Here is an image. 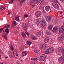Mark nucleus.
Returning <instances> with one entry per match:
<instances>
[{
  "label": "nucleus",
  "mask_w": 64,
  "mask_h": 64,
  "mask_svg": "<svg viewBox=\"0 0 64 64\" xmlns=\"http://www.w3.org/2000/svg\"><path fill=\"white\" fill-rule=\"evenodd\" d=\"M63 62L64 63V60H63Z\"/></svg>",
  "instance_id": "56"
},
{
  "label": "nucleus",
  "mask_w": 64,
  "mask_h": 64,
  "mask_svg": "<svg viewBox=\"0 0 64 64\" xmlns=\"http://www.w3.org/2000/svg\"><path fill=\"white\" fill-rule=\"evenodd\" d=\"M44 2V0H42L38 3V6H40L41 5L43 4V3Z\"/></svg>",
  "instance_id": "11"
},
{
  "label": "nucleus",
  "mask_w": 64,
  "mask_h": 64,
  "mask_svg": "<svg viewBox=\"0 0 64 64\" xmlns=\"http://www.w3.org/2000/svg\"><path fill=\"white\" fill-rule=\"evenodd\" d=\"M22 27H23L24 30H27L28 27L26 24L25 23L23 24H22Z\"/></svg>",
  "instance_id": "3"
},
{
  "label": "nucleus",
  "mask_w": 64,
  "mask_h": 64,
  "mask_svg": "<svg viewBox=\"0 0 64 64\" xmlns=\"http://www.w3.org/2000/svg\"><path fill=\"white\" fill-rule=\"evenodd\" d=\"M0 64H4L3 63H1Z\"/></svg>",
  "instance_id": "55"
},
{
  "label": "nucleus",
  "mask_w": 64,
  "mask_h": 64,
  "mask_svg": "<svg viewBox=\"0 0 64 64\" xmlns=\"http://www.w3.org/2000/svg\"><path fill=\"white\" fill-rule=\"evenodd\" d=\"M30 5L31 6V4H32V3L30 2Z\"/></svg>",
  "instance_id": "50"
},
{
  "label": "nucleus",
  "mask_w": 64,
  "mask_h": 64,
  "mask_svg": "<svg viewBox=\"0 0 64 64\" xmlns=\"http://www.w3.org/2000/svg\"><path fill=\"white\" fill-rule=\"evenodd\" d=\"M46 18L47 21L48 22L50 21V20H51V18L49 16H46Z\"/></svg>",
  "instance_id": "10"
},
{
  "label": "nucleus",
  "mask_w": 64,
  "mask_h": 64,
  "mask_svg": "<svg viewBox=\"0 0 64 64\" xmlns=\"http://www.w3.org/2000/svg\"><path fill=\"white\" fill-rule=\"evenodd\" d=\"M26 34H27L28 35V36H29L30 35V34H29V33H28V32H26Z\"/></svg>",
  "instance_id": "40"
},
{
  "label": "nucleus",
  "mask_w": 64,
  "mask_h": 64,
  "mask_svg": "<svg viewBox=\"0 0 64 64\" xmlns=\"http://www.w3.org/2000/svg\"><path fill=\"white\" fill-rule=\"evenodd\" d=\"M44 53L46 54H49L50 53H51L50 52V51H49V50H48L46 51H45L44 52Z\"/></svg>",
  "instance_id": "16"
},
{
  "label": "nucleus",
  "mask_w": 64,
  "mask_h": 64,
  "mask_svg": "<svg viewBox=\"0 0 64 64\" xmlns=\"http://www.w3.org/2000/svg\"><path fill=\"white\" fill-rule=\"evenodd\" d=\"M40 64H44L43 63H41Z\"/></svg>",
  "instance_id": "54"
},
{
  "label": "nucleus",
  "mask_w": 64,
  "mask_h": 64,
  "mask_svg": "<svg viewBox=\"0 0 64 64\" xmlns=\"http://www.w3.org/2000/svg\"><path fill=\"white\" fill-rule=\"evenodd\" d=\"M58 50L59 51H62V52H63L62 53H64L63 52V50H62V49L60 48H59V49H58Z\"/></svg>",
  "instance_id": "38"
},
{
  "label": "nucleus",
  "mask_w": 64,
  "mask_h": 64,
  "mask_svg": "<svg viewBox=\"0 0 64 64\" xmlns=\"http://www.w3.org/2000/svg\"><path fill=\"white\" fill-rule=\"evenodd\" d=\"M31 60H32L33 61V60H34V61H37V60H38V59H37V58H32Z\"/></svg>",
  "instance_id": "33"
},
{
  "label": "nucleus",
  "mask_w": 64,
  "mask_h": 64,
  "mask_svg": "<svg viewBox=\"0 0 64 64\" xmlns=\"http://www.w3.org/2000/svg\"><path fill=\"white\" fill-rule=\"evenodd\" d=\"M45 9L46 11L48 12L49 11V10H50V6H47L45 7Z\"/></svg>",
  "instance_id": "12"
},
{
  "label": "nucleus",
  "mask_w": 64,
  "mask_h": 64,
  "mask_svg": "<svg viewBox=\"0 0 64 64\" xmlns=\"http://www.w3.org/2000/svg\"><path fill=\"white\" fill-rule=\"evenodd\" d=\"M46 58L45 55L43 54L40 57V60L42 61H44L46 60Z\"/></svg>",
  "instance_id": "1"
},
{
  "label": "nucleus",
  "mask_w": 64,
  "mask_h": 64,
  "mask_svg": "<svg viewBox=\"0 0 64 64\" xmlns=\"http://www.w3.org/2000/svg\"><path fill=\"white\" fill-rule=\"evenodd\" d=\"M27 43L28 45H29V46H30V45L32 44V42H30V41H28L27 42Z\"/></svg>",
  "instance_id": "27"
},
{
  "label": "nucleus",
  "mask_w": 64,
  "mask_h": 64,
  "mask_svg": "<svg viewBox=\"0 0 64 64\" xmlns=\"http://www.w3.org/2000/svg\"><path fill=\"white\" fill-rule=\"evenodd\" d=\"M53 25H50L48 27V29H49V30H51L53 28Z\"/></svg>",
  "instance_id": "19"
},
{
  "label": "nucleus",
  "mask_w": 64,
  "mask_h": 64,
  "mask_svg": "<svg viewBox=\"0 0 64 64\" xmlns=\"http://www.w3.org/2000/svg\"><path fill=\"white\" fill-rule=\"evenodd\" d=\"M40 51V50H38V49H36L34 50V52L36 53H38Z\"/></svg>",
  "instance_id": "31"
},
{
  "label": "nucleus",
  "mask_w": 64,
  "mask_h": 64,
  "mask_svg": "<svg viewBox=\"0 0 64 64\" xmlns=\"http://www.w3.org/2000/svg\"><path fill=\"white\" fill-rule=\"evenodd\" d=\"M40 22H41V20H40V19L38 18L36 20V24H37L38 25H39L40 24Z\"/></svg>",
  "instance_id": "9"
},
{
  "label": "nucleus",
  "mask_w": 64,
  "mask_h": 64,
  "mask_svg": "<svg viewBox=\"0 0 64 64\" xmlns=\"http://www.w3.org/2000/svg\"><path fill=\"white\" fill-rule=\"evenodd\" d=\"M13 54H14V52H13Z\"/></svg>",
  "instance_id": "57"
},
{
  "label": "nucleus",
  "mask_w": 64,
  "mask_h": 64,
  "mask_svg": "<svg viewBox=\"0 0 64 64\" xmlns=\"http://www.w3.org/2000/svg\"><path fill=\"white\" fill-rule=\"evenodd\" d=\"M45 43H48L49 41V38L48 37H46L45 38Z\"/></svg>",
  "instance_id": "15"
},
{
  "label": "nucleus",
  "mask_w": 64,
  "mask_h": 64,
  "mask_svg": "<svg viewBox=\"0 0 64 64\" xmlns=\"http://www.w3.org/2000/svg\"><path fill=\"white\" fill-rule=\"evenodd\" d=\"M11 57H12V58H15V56H14L13 55H12L11 56Z\"/></svg>",
  "instance_id": "44"
},
{
  "label": "nucleus",
  "mask_w": 64,
  "mask_h": 64,
  "mask_svg": "<svg viewBox=\"0 0 64 64\" xmlns=\"http://www.w3.org/2000/svg\"><path fill=\"white\" fill-rule=\"evenodd\" d=\"M41 34H42V32L41 31H40L36 34V35L37 36H39V35H41Z\"/></svg>",
  "instance_id": "29"
},
{
  "label": "nucleus",
  "mask_w": 64,
  "mask_h": 64,
  "mask_svg": "<svg viewBox=\"0 0 64 64\" xmlns=\"http://www.w3.org/2000/svg\"><path fill=\"white\" fill-rule=\"evenodd\" d=\"M41 24L42 25V26H44L46 25V20H45L44 19H43L42 21V22Z\"/></svg>",
  "instance_id": "5"
},
{
  "label": "nucleus",
  "mask_w": 64,
  "mask_h": 64,
  "mask_svg": "<svg viewBox=\"0 0 64 64\" xmlns=\"http://www.w3.org/2000/svg\"><path fill=\"white\" fill-rule=\"evenodd\" d=\"M3 34H5L3 33Z\"/></svg>",
  "instance_id": "58"
},
{
  "label": "nucleus",
  "mask_w": 64,
  "mask_h": 64,
  "mask_svg": "<svg viewBox=\"0 0 64 64\" xmlns=\"http://www.w3.org/2000/svg\"><path fill=\"white\" fill-rule=\"evenodd\" d=\"M46 34L48 35H51V32L49 31H46Z\"/></svg>",
  "instance_id": "30"
},
{
  "label": "nucleus",
  "mask_w": 64,
  "mask_h": 64,
  "mask_svg": "<svg viewBox=\"0 0 64 64\" xmlns=\"http://www.w3.org/2000/svg\"><path fill=\"white\" fill-rule=\"evenodd\" d=\"M19 18L20 19H22V17L18 16L15 19L16 21H19Z\"/></svg>",
  "instance_id": "13"
},
{
  "label": "nucleus",
  "mask_w": 64,
  "mask_h": 64,
  "mask_svg": "<svg viewBox=\"0 0 64 64\" xmlns=\"http://www.w3.org/2000/svg\"><path fill=\"white\" fill-rule=\"evenodd\" d=\"M28 54V52L26 51H23L22 53V54L23 56H26Z\"/></svg>",
  "instance_id": "8"
},
{
  "label": "nucleus",
  "mask_w": 64,
  "mask_h": 64,
  "mask_svg": "<svg viewBox=\"0 0 64 64\" xmlns=\"http://www.w3.org/2000/svg\"><path fill=\"white\" fill-rule=\"evenodd\" d=\"M0 1H1V0H0Z\"/></svg>",
  "instance_id": "61"
},
{
  "label": "nucleus",
  "mask_w": 64,
  "mask_h": 64,
  "mask_svg": "<svg viewBox=\"0 0 64 64\" xmlns=\"http://www.w3.org/2000/svg\"><path fill=\"white\" fill-rule=\"evenodd\" d=\"M36 15L37 17H39L41 15V12L40 11L37 12L36 13Z\"/></svg>",
  "instance_id": "4"
},
{
  "label": "nucleus",
  "mask_w": 64,
  "mask_h": 64,
  "mask_svg": "<svg viewBox=\"0 0 64 64\" xmlns=\"http://www.w3.org/2000/svg\"><path fill=\"white\" fill-rule=\"evenodd\" d=\"M5 32L7 33V35H8V34H9L10 32L8 28H7Z\"/></svg>",
  "instance_id": "24"
},
{
  "label": "nucleus",
  "mask_w": 64,
  "mask_h": 64,
  "mask_svg": "<svg viewBox=\"0 0 64 64\" xmlns=\"http://www.w3.org/2000/svg\"><path fill=\"white\" fill-rule=\"evenodd\" d=\"M0 53H1V54H2L3 53V52H2V51H0Z\"/></svg>",
  "instance_id": "46"
},
{
  "label": "nucleus",
  "mask_w": 64,
  "mask_h": 64,
  "mask_svg": "<svg viewBox=\"0 0 64 64\" xmlns=\"http://www.w3.org/2000/svg\"><path fill=\"white\" fill-rule=\"evenodd\" d=\"M24 16L25 17H28V15H27V14H25L24 15Z\"/></svg>",
  "instance_id": "41"
},
{
  "label": "nucleus",
  "mask_w": 64,
  "mask_h": 64,
  "mask_svg": "<svg viewBox=\"0 0 64 64\" xmlns=\"http://www.w3.org/2000/svg\"><path fill=\"white\" fill-rule=\"evenodd\" d=\"M64 57L62 56L60 58L58 59V60L60 61V62L62 61H63V60H64Z\"/></svg>",
  "instance_id": "17"
},
{
  "label": "nucleus",
  "mask_w": 64,
  "mask_h": 64,
  "mask_svg": "<svg viewBox=\"0 0 64 64\" xmlns=\"http://www.w3.org/2000/svg\"><path fill=\"white\" fill-rule=\"evenodd\" d=\"M2 37L5 38L6 40H7V35H4L2 36Z\"/></svg>",
  "instance_id": "23"
},
{
  "label": "nucleus",
  "mask_w": 64,
  "mask_h": 64,
  "mask_svg": "<svg viewBox=\"0 0 64 64\" xmlns=\"http://www.w3.org/2000/svg\"><path fill=\"white\" fill-rule=\"evenodd\" d=\"M58 28L56 26H55L54 28H53V30H52V31L54 33H56V32L58 31Z\"/></svg>",
  "instance_id": "7"
},
{
  "label": "nucleus",
  "mask_w": 64,
  "mask_h": 64,
  "mask_svg": "<svg viewBox=\"0 0 64 64\" xmlns=\"http://www.w3.org/2000/svg\"><path fill=\"white\" fill-rule=\"evenodd\" d=\"M20 51H23V48H21L20 49Z\"/></svg>",
  "instance_id": "43"
},
{
  "label": "nucleus",
  "mask_w": 64,
  "mask_h": 64,
  "mask_svg": "<svg viewBox=\"0 0 64 64\" xmlns=\"http://www.w3.org/2000/svg\"><path fill=\"white\" fill-rule=\"evenodd\" d=\"M50 1L51 2H55V3H58V1L57 0H50Z\"/></svg>",
  "instance_id": "26"
},
{
  "label": "nucleus",
  "mask_w": 64,
  "mask_h": 64,
  "mask_svg": "<svg viewBox=\"0 0 64 64\" xmlns=\"http://www.w3.org/2000/svg\"><path fill=\"white\" fill-rule=\"evenodd\" d=\"M5 8L3 6H2L0 8V12L2 11L3 10H5Z\"/></svg>",
  "instance_id": "20"
},
{
  "label": "nucleus",
  "mask_w": 64,
  "mask_h": 64,
  "mask_svg": "<svg viewBox=\"0 0 64 64\" xmlns=\"http://www.w3.org/2000/svg\"><path fill=\"white\" fill-rule=\"evenodd\" d=\"M5 58L6 59H7V58H8V56H7V57H5Z\"/></svg>",
  "instance_id": "51"
},
{
  "label": "nucleus",
  "mask_w": 64,
  "mask_h": 64,
  "mask_svg": "<svg viewBox=\"0 0 64 64\" xmlns=\"http://www.w3.org/2000/svg\"><path fill=\"white\" fill-rule=\"evenodd\" d=\"M11 13V12L10 11H9L8 12V14L9 15V14H10V13Z\"/></svg>",
  "instance_id": "45"
},
{
  "label": "nucleus",
  "mask_w": 64,
  "mask_h": 64,
  "mask_svg": "<svg viewBox=\"0 0 64 64\" xmlns=\"http://www.w3.org/2000/svg\"><path fill=\"white\" fill-rule=\"evenodd\" d=\"M22 35L23 36V37H24V38H26V35L24 32L22 33Z\"/></svg>",
  "instance_id": "25"
},
{
  "label": "nucleus",
  "mask_w": 64,
  "mask_h": 64,
  "mask_svg": "<svg viewBox=\"0 0 64 64\" xmlns=\"http://www.w3.org/2000/svg\"><path fill=\"white\" fill-rule=\"evenodd\" d=\"M34 1V3L35 4H36V3H38V2L39 0H33Z\"/></svg>",
  "instance_id": "36"
},
{
  "label": "nucleus",
  "mask_w": 64,
  "mask_h": 64,
  "mask_svg": "<svg viewBox=\"0 0 64 64\" xmlns=\"http://www.w3.org/2000/svg\"><path fill=\"white\" fill-rule=\"evenodd\" d=\"M42 48L43 49V50H45L46 49V44H43Z\"/></svg>",
  "instance_id": "14"
},
{
  "label": "nucleus",
  "mask_w": 64,
  "mask_h": 64,
  "mask_svg": "<svg viewBox=\"0 0 64 64\" xmlns=\"http://www.w3.org/2000/svg\"><path fill=\"white\" fill-rule=\"evenodd\" d=\"M4 32H5V31H4Z\"/></svg>",
  "instance_id": "59"
},
{
  "label": "nucleus",
  "mask_w": 64,
  "mask_h": 64,
  "mask_svg": "<svg viewBox=\"0 0 64 64\" xmlns=\"http://www.w3.org/2000/svg\"><path fill=\"white\" fill-rule=\"evenodd\" d=\"M60 1H62V2H63V1H64V0H60Z\"/></svg>",
  "instance_id": "48"
},
{
  "label": "nucleus",
  "mask_w": 64,
  "mask_h": 64,
  "mask_svg": "<svg viewBox=\"0 0 64 64\" xmlns=\"http://www.w3.org/2000/svg\"><path fill=\"white\" fill-rule=\"evenodd\" d=\"M16 64H20V63L18 62L16 63Z\"/></svg>",
  "instance_id": "47"
},
{
  "label": "nucleus",
  "mask_w": 64,
  "mask_h": 64,
  "mask_svg": "<svg viewBox=\"0 0 64 64\" xmlns=\"http://www.w3.org/2000/svg\"><path fill=\"white\" fill-rule=\"evenodd\" d=\"M63 14L62 12H61L60 13V14Z\"/></svg>",
  "instance_id": "53"
},
{
  "label": "nucleus",
  "mask_w": 64,
  "mask_h": 64,
  "mask_svg": "<svg viewBox=\"0 0 64 64\" xmlns=\"http://www.w3.org/2000/svg\"><path fill=\"white\" fill-rule=\"evenodd\" d=\"M19 2H21V3H22L23 2H24L25 1V0H18Z\"/></svg>",
  "instance_id": "34"
},
{
  "label": "nucleus",
  "mask_w": 64,
  "mask_h": 64,
  "mask_svg": "<svg viewBox=\"0 0 64 64\" xmlns=\"http://www.w3.org/2000/svg\"><path fill=\"white\" fill-rule=\"evenodd\" d=\"M16 54H17V53H16Z\"/></svg>",
  "instance_id": "60"
},
{
  "label": "nucleus",
  "mask_w": 64,
  "mask_h": 64,
  "mask_svg": "<svg viewBox=\"0 0 64 64\" xmlns=\"http://www.w3.org/2000/svg\"><path fill=\"white\" fill-rule=\"evenodd\" d=\"M36 6V5H32V8H34Z\"/></svg>",
  "instance_id": "42"
},
{
  "label": "nucleus",
  "mask_w": 64,
  "mask_h": 64,
  "mask_svg": "<svg viewBox=\"0 0 64 64\" xmlns=\"http://www.w3.org/2000/svg\"><path fill=\"white\" fill-rule=\"evenodd\" d=\"M8 54L9 56H10V57H11L12 56V53L10 52V50H9L8 52Z\"/></svg>",
  "instance_id": "28"
},
{
  "label": "nucleus",
  "mask_w": 64,
  "mask_h": 64,
  "mask_svg": "<svg viewBox=\"0 0 64 64\" xmlns=\"http://www.w3.org/2000/svg\"><path fill=\"white\" fill-rule=\"evenodd\" d=\"M12 24L13 26H16L17 24H16V22L15 21H13L12 22Z\"/></svg>",
  "instance_id": "22"
},
{
  "label": "nucleus",
  "mask_w": 64,
  "mask_h": 64,
  "mask_svg": "<svg viewBox=\"0 0 64 64\" xmlns=\"http://www.w3.org/2000/svg\"><path fill=\"white\" fill-rule=\"evenodd\" d=\"M14 1V0H11V1H10L9 2V4H10L11 3L12 4L13 3V2Z\"/></svg>",
  "instance_id": "37"
},
{
  "label": "nucleus",
  "mask_w": 64,
  "mask_h": 64,
  "mask_svg": "<svg viewBox=\"0 0 64 64\" xmlns=\"http://www.w3.org/2000/svg\"><path fill=\"white\" fill-rule=\"evenodd\" d=\"M18 54H17L16 55V56L17 57H18Z\"/></svg>",
  "instance_id": "52"
},
{
  "label": "nucleus",
  "mask_w": 64,
  "mask_h": 64,
  "mask_svg": "<svg viewBox=\"0 0 64 64\" xmlns=\"http://www.w3.org/2000/svg\"><path fill=\"white\" fill-rule=\"evenodd\" d=\"M11 26L10 25H7L6 26L4 27V28H9Z\"/></svg>",
  "instance_id": "32"
},
{
  "label": "nucleus",
  "mask_w": 64,
  "mask_h": 64,
  "mask_svg": "<svg viewBox=\"0 0 64 64\" xmlns=\"http://www.w3.org/2000/svg\"><path fill=\"white\" fill-rule=\"evenodd\" d=\"M49 50L51 53H53L54 51V49L53 47H50L49 48Z\"/></svg>",
  "instance_id": "6"
},
{
  "label": "nucleus",
  "mask_w": 64,
  "mask_h": 64,
  "mask_svg": "<svg viewBox=\"0 0 64 64\" xmlns=\"http://www.w3.org/2000/svg\"><path fill=\"white\" fill-rule=\"evenodd\" d=\"M40 9L42 10H44V8L42 6H40L39 8Z\"/></svg>",
  "instance_id": "35"
},
{
  "label": "nucleus",
  "mask_w": 64,
  "mask_h": 64,
  "mask_svg": "<svg viewBox=\"0 0 64 64\" xmlns=\"http://www.w3.org/2000/svg\"><path fill=\"white\" fill-rule=\"evenodd\" d=\"M55 2L53 3L52 4V6L55 8H56L57 10H58L59 9V6Z\"/></svg>",
  "instance_id": "2"
},
{
  "label": "nucleus",
  "mask_w": 64,
  "mask_h": 64,
  "mask_svg": "<svg viewBox=\"0 0 64 64\" xmlns=\"http://www.w3.org/2000/svg\"><path fill=\"white\" fill-rule=\"evenodd\" d=\"M32 38L33 40H36L37 39V38L34 36H32Z\"/></svg>",
  "instance_id": "21"
},
{
  "label": "nucleus",
  "mask_w": 64,
  "mask_h": 64,
  "mask_svg": "<svg viewBox=\"0 0 64 64\" xmlns=\"http://www.w3.org/2000/svg\"><path fill=\"white\" fill-rule=\"evenodd\" d=\"M10 50H11V51H14V48L13 47V46L12 45H10Z\"/></svg>",
  "instance_id": "18"
},
{
  "label": "nucleus",
  "mask_w": 64,
  "mask_h": 64,
  "mask_svg": "<svg viewBox=\"0 0 64 64\" xmlns=\"http://www.w3.org/2000/svg\"><path fill=\"white\" fill-rule=\"evenodd\" d=\"M4 29V28H2V29H1L0 30V34L2 32V31Z\"/></svg>",
  "instance_id": "39"
},
{
  "label": "nucleus",
  "mask_w": 64,
  "mask_h": 64,
  "mask_svg": "<svg viewBox=\"0 0 64 64\" xmlns=\"http://www.w3.org/2000/svg\"><path fill=\"white\" fill-rule=\"evenodd\" d=\"M1 59V55L0 54V60Z\"/></svg>",
  "instance_id": "49"
}]
</instances>
